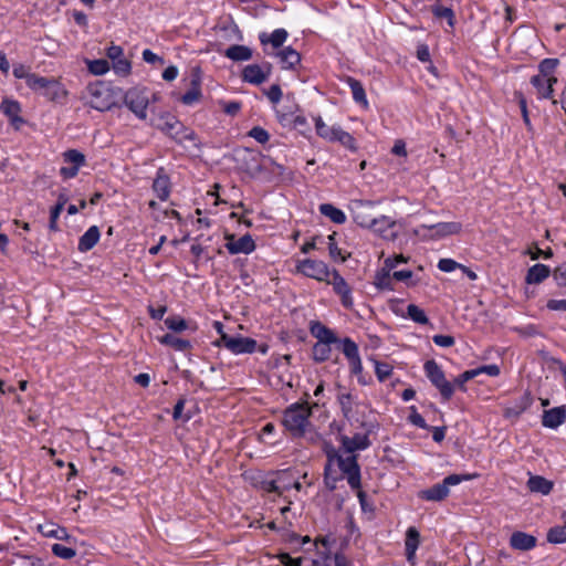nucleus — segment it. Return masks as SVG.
Instances as JSON below:
<instances>
[{
    "instance_id": "obj_1",
    "label": "nucleus",
    "mask_w": 566,
    "mask_h": 566,
    "mask_svg": "<svg viewBox=\"0 0 566 566\" xmlns=\"http://www.w3.org/2000/svg\"><path fill=\"white\" fill-rule=\"evenodd\" d=\"M311 416L312 409L307 401L295 402L283 411L281 423L292 438H303L307 433H313Z\"/></svg>"
},
{
    "instance_id": "obj_2",
    "label": "nucleus",
    "mask_w": 566,
    "mask_h": 566,
    "mask_svg": "<svg viewBox=\"0 0 566 566\" xmlns=\"http://www.w3.org/2000/svg\"><path fill=\"white\" fill-rule=\"evenodd\" d=\"M87 104L99 112H106L122 99V90L98 81L87 86Z\"/></svg>"
},
{
    "instance_id": "obj_3",
    "label": "nucleus",
    "mask_w": 566,
    "mask_h": 566,
    "mask_svg": "<svg viewBox=\"0 0 566 566\" xmlns=\"http://www.w3.org/2000/svg\"><path fill=\"white\" fill-rule=\"evenodd\" d=\"M155 127L178 144H182L186 140H193L196 137L192 129L187 128L176 116L169 113L159 115Z\"/></svg>"
},
{
    "instance_id": "obj_4",
    "label": "nucleus",
    "mask_w": 566,
    "mask_h": 566,
    "mask_svg": "<svg viewBox=\"0 0 566 566\" xmlns=\"http://www.w3.org/2000/svg\"><path fill=\"white\" fill-rule=\"evenodd\" d=\"M478 474H450L443 479L441 483H437L429 489L421 490L418 496L426 501L440 502L449 495L450 486L458 485L463 481L476 478Z\"/></svg>"
},
{
    "instance_id": "obj_5",
    "label": "nucleus",
    "mask_w": 566,
    "mask_h": 566,
    "mask_svg": "<svg viewBox=\"0 0 566 566\" xmlns=\"http://www.w3.org/2000/svg\"><path fill=\"white\" fill-rule=\"evenodd\" d=\"M424 371L432 385L440 391L443 400H450L454 394V387L452 382L446 379L444 373L441 367L434 360H428L424 363Z\"/></svg>"
},
{
    "instance_id": "obj_6",
    "label": "nucleus",
    "mask_w": 566,
    "mask_h": 566,
    "mask_svg": "<svg viewBox=\"0 0 566 566\" xmlns=\"http://www.w3.org/2000/svg\"><path fill=\"white\" fill-rule=\"evenodd\" d=\"M125 105L140 119L147 117V107L149 96L146 88L133 87L126 93H122Z\"/></svg>"
},
{
    "instance_id": "obj_7",
    "label": "nucleus",
    "mask_w": 566,
    "mask_h": 566,
    "mask_svg": "<svg viewBox=\"0 0 566 566\" xmlns=\"http://www.w3.org/2000/svg\"><path fill=\"white\" fill-rule=\"evenodd\" d=\"M28 86L34 91L43 94L50 101H55L60 96H64L66 92L62 88L60 82L53 77H44L33 74L30 76Z\"/></svg>"
},
{
    "instance_id": "obj_8",
    "label": "nucleus",
    "mask_w": 566,
    "mask_h": 566,
    "mask_svg": "<svg viewBox=\"0 0 566 566\" xmlns=\"http://www.w3.org/2000/svg\"><path fill=\"white\" fill-rule=\"evenodd\" d=\"M337 464L346 476L347 482L352 489H359L360 483V468L357 462V455L349 453L346 458L335 454Z\"/></svg>"
},
{
    "instance_id": "obj_9",
    "label": "nucleus",
    "mask_w": 566,
    "mask_h": 566,
    "mask_svg": "<svg viewBox=\"0 0 566 566\" xmlns=\"http://www.w3.org/2000/svg\"><path fill=\"white\" fill-rule=\"evenodd\" d=\"M350 213L355 223L364 228H370L375 222L374 202L367 200H354L350 205Z\"/></svg>"
},
{
    "instance_id": "obj_10",
    "label": "nucleus",
    "mask_w": 566,
    "mask_h": 566,
    "mask_svg": "<svg viewBox=\"0 0 566 566\" xmlns=\"http://www.w3.org/2000/svg\"><path fill=\"white\" fill-rule=\"evenodd\" d=\"M296 270L305 276L319 282H327L332 275V271L328 270L323 261L312 259L300 261L296 265Z\"/></svg>"
},
{
    "instance_id": "obj_11",
    "label": "nucleus",
    "mask_w": 566,
    "mask_h": 566,
    "mask_svg": "<svg viewBox=\"0 0 566 566\" xmlns=\"http://www.w3.org/2000/svg\"><path fill=\"white\" fill-rule=\"evenodd\" d=\"M220 342L233 354H252L256 348V340L250 337L222 334Z\"/></svg>"
},
{
    "instance_id": "obj_12",
    "label": "nucleus",
    "mask_w": 566,
    "mask_h": 566,
    "mask_svg": "<svg viewBox=\"0 0 566 566\" xmlns=\"http://www.w3.org/2000/svg\"><path fill=\"white\" fill-rule=\"evenodd\" d=\"M333 286L334 292L339 296L342 305L352 310L354 305V300L352 296V287L345 281V279L339 274L337 270L332 271V275L326 282Z\"/></svg>"
},
{
    "instance_id": "obj_13",
    "label": "nucleus",
    "mask_w": 566,
    "mask_h": 566,
    "mask_svg": "<svg viewBox=\"0 0 566 566\" xmlns=\"http://www.w3.org/2000/svg\"><path fill=\"white\" fill-rule=\"evenodd\" d=\"M481 374H486L491 377H496L500 375V367L497 365L492 364L465 370L454 379L452 385L453 387L457 386L460 390L465 391V382L478 377Z\"/></svg>"
},
{
    "instance_id": "obj_14",
    "label": "nucleus",
    "mask_w": 566,
    "mask_h": 566,
    "mask_svg": "<svg viewBox=\"0 0 566 566\" xmlns=\"http://www.w3.org/2000/svg\"><path fill=\"white\" fill-rule=\"evenodd\" d=\"M271 64L266 63L263 66L259 64L247 65L242 71V80L244 82L260 85L268 80L271 74Z\"/></svg>"
},
{
    "instance_id": "obj_15",
    "label": "nucleus",
    "mask_w": 566,
    "mask_h": 566,
    "mask_svg": "<svg viewBox=\"0 0 566 566\" xmlns=\"http://www.w3.org/2000/svg\"><path fill=\"white\" fill-rule=\"evenodd\" d=\"M227 243L226 248L231 254H239V253H251L255 249L254 240L250 234H244L239 239H235L233 234H227L226 235Z\"/></svg>"
},
{
    "instance_id": "obj_16",
    "label": "nucleus",
    "mask_w": 566,
    "mask_h": 566,
    "mask_svg": "<svg viewBox=\"0 0 566 566\" xmlns=\"http://www.w3.org/2000/svg\"><path fill=\"white\" fill-rule=\"evenodd\" d=\"M376 233L386 240H395L398 235L397 223L386 216L375 218V222L370 226Z\"/></svg>"
},
{
    "instance_id": "obj_17",
    "label": "nucleus",
    "mask_w": 566,
    "mask_h": 566,
    "mask_svg": "<svg viewBox=\"0 0 566 566\" xmlns=\"http://www.w3.org/2000/svg\"><path fill=\"white\" fill-rule=\"evenodd\" d=\"M421 228L433 231L429 238L437 240L447 235L458 234L462 230V224L460 222H439L434 224H423Z\"/></svg>"
},
{
    "instance_id": "obj_18",
    "label": "nucleus",
    "mask_w": 566,
    "mask_h": 566,
    "mask_svg": "<svg viewBox=\"0 0 566 566\" xmlns=\"http://www.w3.org/2000/svg\"><path fill=\"white\" fill-rule=\"evenodd\" d=\"M0 111L9 118L14 129L19 130L24 124V119L20 116L21 107L17 101L3 99L0 104Z\"/></svg>"
},
{
    "instance_id": "obj_19",
    "label": "nucleus",
    "mask_w": 566,
    "mask_h": 566,
    "mask_svg": "<svg viewBox=\"0 0 566 566\" xmlns=\"http://www.w3.org/2000/svg\"><path fill=\"white\" fill-rule=\"evenodd\" d=\"M566 420V406L554 407L544 410L542 416V424L545 428L556 429Z\"/></svg>"
},
{
    "instance_id": "obj_20",
    "label": "nucleus",
    "mask_w": 566,
    "mask_h": 566,
    "mask_svg": "<svg viewBox=\"0 0 566 566\" xmlns=\"http://www.w3.org/2000/svg\"><path fill=\"white\" fill-rule=\"evenodd\" d=\"M191 88L188 90L182 96L181 102L185 105H191L196 102H198L201 98V76H200V69L193 67L192 74H191Z\"/></svg>"
},
{
    "instance_id": "obj_21",
    "label": "nucleus",
    "mask_w": 566,
    "mask_h": 566,
    "mask_svg": "<svg viewBox=\"0 0 566 566\" xmlns=\"http://www.w3.org/2000/svg\"><path fill=\"white\" fill-rule=\"evenodd\" d=\"M342 447L347 453L356 450H365L370 446V440L366 433H355L352 438L343 436L340 438Z\"/></svg>"
},
{
    "instance_id": "obj_22",
    "label": "nucleus",
    "mask_w": 566,
    "mask_h": 566,
    "mask_svg": "<svg viewBox=\"0 0 566 566\" xmlns=\"http://www.w3.org/2000/svg\"><path fill=\"white\" fill-rule=\"evenodd\" d=\"M536 543L535 536L522 531L513 532L510 537V545L516 551H531L536 546Z\"/></svg>"
},
{
    "instance_id": "obj_23",
    "label": "nucleus",
    "mask_w": 566,
    "mask_h": 566,
    "mask_svg": "<svg viewBox=\"0 0 566 566\" xmlns=\"http://www.w3.org/2000/svg\"><path fill=\"white\" fill-rule=\"evenodd\" d=\"M153 190L161 201H165L169 198L170 179L163 167L157 170L156 178L153 182Z\"/></svg>"
},
{
    "instance_id": "obj_24",
    "label": "nucleus",
    "mask_w": 566,
    "mask_h": 566,
    "mask_svg": "<svg viewBox=\"0 0 566 566\" xmlns=\"http://www.w3.org/2000/svg\"><path fill=\"white\" fill-rule=\"evenodd\" d=\"M310 332L318 339L317 343L335 344L338 342L335 333L318 321H312L310 323Z\"/></svg>"
},
{
    "instance_id": "obj_25",
    "label": "nucleus",
    "mask_w": 566,
    "mask_h": 566,
    "mask_svg": "<svg viewBox=\"0 0 566 566\" xmlns=\"http://www.w3.org/2000/svg\"><path fill=\"white\" fill-rule=\"evenodd\" d=\"M532 405V397L525 392L513 406L504 409L503 416L506 419H517Z\"/></svg>"
},
{
    "instance_id": "obj_26",
    "label": "nucleus",
    "mask_w": 566,
    "mask_h": 566,
    "mask_svg": "<svg viewBox=\"0 0 566 566\" xmlns=\"http://www.w3.org/2000/svg\"><path fill=\"white\" fill-rule=\"evenodd\" d=\"M420 544V533L413 526H410L406 532L405 539V549L406 557L408 562H412L415 559L416 551L418 549Z\"/></svg>"
},
{
    "instance_id": "obj_27",
    "label": "nucleus",
    "mask_w": 566,
    "mask_h": 566,
    "mask_svg": "<svg viewBox=\"0 0 566 566\" xmlns=\"http://www.w3.org/2000/svg\"><path fill=\"white\" fill-rule=\"evenodd\" d=\"M280 59L282 69L294 70L301 63V54L292 46H286L276 53Z\"/></svg>"
},
{
    "instance_id": "obj_28",
    "label": "nucleus",
    "mask_w": 566,
    "mask_h": 566,
    "mask_svg": "<svg viewBox=\"0 0 566 566\" xmlns=\"http://www.w3.org/2000/svg\"><path fill=\"white\" fill-rule=\"evenodd\" d=\"M101 232L97 226H92L80 238L78 250L81 252H87L93 249L98 242Z\"/></svg>"
},
{
    "instance_id": "obj_29",
    "label": "nucleus",
    "mask_w": 566,
    "mask_h": 566,
    "mask_svg": "<svg viewBox=\"0 0 566 566\" xmlns=\"http://www.w3.org/2000/svg\"><path fill=\"white\" fill-rule=\"evenodd\" d=\"M549 273L547 265L537 263L528 269L525 281L527 284H539L548 277Z\"/></svg>"
},
{
    "instance_id": "obj_30",
    "label": "nucleus",
    "mask_w": 566,
    "mask_h": 566,
    "mask_svg": "<svg viewBox=\"0 0 566 566\" xmlns=\"http://www.w3.org/2000/svg\"><path fill=\"white\" fill-rule=\"evenodd\" d=\"M252 55V50L249 46L240 44L230 45L224 51V56L235 62L249 61Z\"/></svg>"
},
{
    "instance_id": "obj_31",
    "label": "nucleus",
    "mask_w": 566,
    "mask_h": 566,
    "mask_svg": "<svg viewBox=\"0 0 566 566\" xmlns=\"http://www.w3.org/2000/svg\"><path fill=\"white\" fill-rule=\"evenodd\" d=\"M287 31L285 29H276L271 34H268L265 32L261 33L259 35L260 42L265 44H272L273 48L277 49L283 45V43L287 39Z\"/></svg>"
},
{
    "instance_id": "obj_32",
    "label": "nucleus",
    "mask_w": 566,
    "mask_h": 566,
    "mask_svg": "<svg viewBox=\"0 0 566 566\" xmlns=\"http://www.w3.org/2000/svg\"><path fill=\"white\" fill-rule=\"evenodd\" d=\"M527 488L531 492L547 495L553 490V482L541 475H532L527 481Z\"/></svg>"
},
{
    "instance_id": "obj_33",
    "label": "nucleus",
    "mask_w": 566,
    "mask_h": 566,
    "mask_svg": "<svg viewBox=\"0 0 566 566\" xmlns=\"http://www.w3.org/2000/svg\"><path fill=\"white\" fill-rule=\"evenodd\" d=\"M531 84L536 88L539 98H552L554 88L547 83V78L543 75H533Z\"/></svg>"
},
{
    "instance_id": "obj_34",
    "label": "nucleus",
    "mask_w": 566,
    "mask_h": 566,
    "mask_svg": "<svg viewBox=\"0 0 566 566\" xmlns=\"http://www.w3.org/2000/svg\"><path fill=\"white\" fill-rule=\"evenodd\" d=\"M347 84L352 90L354 101L363 105L364 108H368V101L363 84L354 77H348Z\"/></svg>"
},
{
    "instance_id": "obj_35",
    "label": "nucleus",
    "mask_w": 566,
    "mask_h": 566,
    "mask_svg": "<svg viewBox=\"0 0 566 566\" xmlns=\"http://www.w3.org/2000/svg\"><path fill=\"white\" fill-rule=\"evenodd\" d=\"M159 342L164 345L172 347L175 350L178 352H187L191 348V344L189 340L179 338L174 334H165L163 337L159 338Z\"/></svg>"
},
{
    "instance_id": "obj_36",
    "label": "nucleus",
    "mask_w": 566,
    "mask_h": 566,
    "mask_svg": "<svg viewBox=\"0 0 566 566\" xmlns=\"http://www.w3.org/2000/svg\"><path fill=\"white\" fill-rule=\"evenodd\" d=\"M319 212L337 224H343L346 221L345 213L331 203H322L319 206Z\"/></svg>"
},
{
    "instance_id": "obj_37",
    "label": "nucleus",
    "mask_w": 566,
    "mask_h": 566,
    "mask_svg": "<svg viewBox=\"0 0 566 566\" xmlns=\"http://www.w3.org/2000/svg\"><path fill=\"white\" fill-rule=\"evenodd\" d=\"M390 272H391V270H388L384 265V268L376 273L374 284L376 285L377 289L388 290V291L394 290L392 282H391L394 279H392V274H390Z\"/></svg>"
},
{
    "instance_id": "obj_38",
    "label": "nucleus",
    "mask_w": 566,
    "mask_h": 566,
    "mask_svg": "<svg viewBox=\"0 0 566 566\" xmlns=\"http://www.w3.org/2000/svg\"><path fill=\"white\" fill-rule=\"evenodd\" d=\"M331 142H338L353 151L357 149L355 138L340 127L335 128V133Z\"/></svg>"
},
{
    "instance_id": "obj_39",
    "label": "nucleus",
    "mask_w": 566,
    "mask_h": 566,
    "mask_svg": "<svg viewBox=\"0 0 566 566\" xmlns=\"http://www.w3.org/2000/svg\"><path fill=\"white\" fill-rule=\"evenodd\" d=\"M331 345L332 344L316 343L312 350L313 359L317 363L327 360L332 353Z\"/></svg>"
},
{
    "instance_id": "obj_40",
    "label": "nucleus",
    "mask_w": 566,
    "mask_h": 566,
    "mask_svg": "<svg viewBox=\"0 0 566 566\" xmlns=\"http://www.w3.org/2000/svg\"><path fill=\"white\" fill-rule=\"evenodd\" d=\"M277 114V118L280 120V123L285 126V125H292L294 128H300V127H303L306 125V118L302 115H296V116H289L287 114L285 113H281L280 111L276 112Z\"/></svg>"
},
{
    "instance_id": "obj_41",
    "label": "nucleus",
    "mask_w": 566,
    "mask_h": 566,
    "mask_svg": "<svg viewBox=\"0 0 566 566\" xmlns=\"http://www.w3.org/2000/svg\"><path fill=\"white\" fill-rule=\"evenodd\" d=\"M547 541L553 544L566 543V525L552 527L547 533Z\"/></svg>"
},
{
    "instance_id": "obj_42",
    "label": "nucleus",
    "mask_w": 566,
    "mask_h": 566,
    "mask_svg": "<svg viewBox=\"0 0 566 566\" xmlns=\"http://www.w3.org/2000/svg\"><path fill=\"white\" fill-rule=\"evenodd\" d=\"M407 314L416 323L427 324L429 322L424 311L416 304H409L407 306Z\"/></svg>"
},
{
    "instance_id": "obj_43",
    "label": "nucleus",
    "mask_w": 566,
    "mask_h": 566,
    "mask_svg": "<svg viewBox=\"0 0 566 566\" xmlns=\"http://www.w3.org/2000/svg\"><path fill=\"white\" fill-rule=\"evenodd\" d=\"M63 159L65 163L72 164L73 166L80 168L85 164V156L81 151L76 149H69L63 154Z\"/></svg>"
},
{
    "instance_id": "obj_44",
    "label": "nucleus",
    "mask_w": 566,
    "mask_h": 566,
    "mask_svg": "<svg viewBox=\"0 0 566 566\" xmlns=\"http://www.w3.org/2000/svg\"><path fill=\"white\" fill-rule=\"evenodd\" d=\"M315 128H316V133L319 137L331 142L332 140V137L334 136V133H335V126L334 127H329L327 126L323 119L318 116L315 118Z\"/></svg>"
},
{
    "instance_id": "obj_45",
    "label": "nucleus",
    "mask_w": 566,
    "mask_h": 566,
    "mask_svg": "<svg viewBox=\"0 0 566 566\" xmlns=\"http://www.w3.org/2000/svg\"><path fill=\"white\" fill-rule=\"evenodd\" d=\"M375 374L380 382L387 380L392 374V366L388 363L375 360Z\"/></svg>"
},
{
    "instance_id": "obj_46",
    "label": "nucleus",
    "mask_w": 566,
    "mask_h": 566,
    "mask_svg": "<svg viewBox=\"0 0 566 566\" xmlns=\"http://www.w3.org/2000/svg\"><path fill=\"white\" fill-rule=\"evenodd\" d=\"M165 325L170 331H174L177 333L182 332V331L187 329V327H188L186 319H184L180 316H176V315L167 317L165 319Z\"/></svg>"
},
{
    "instance_id": "obj_47",
    "label": "nucleus",
    "mask_w": 566,
    "mask_h": 566,
    "mask_svg": "<svg viewBox=\"0 0 566 566\" xmlns=\"http://www.w3.org/2000/svg\"><path fill=\"white\" fill-rule=\"evenodd\" d=\"M342 344H343V348H342L343 354L346 356V358L348 360L359 356L358 346L354 340L346 337L342 340Z\"/></svg>"
},
{
    "instance_id": "obj_48",
    "label": "nucleus",
    "mask_w": 566,
    "mask_h": 566,
    "mask_svg": "<svg viewBox=\"0 0 566 566\" xmlns=\"http://www.w3.org/2000/svg\"><path fill=\"white\" fill-rule=\"evenodd\" d=\"M39 528L42 532V534L48 537H54L60 541H70L71 539V536L67 533L65 527H56V528L45 531L44 527L40 525Z\"/></svg>"
},
{
    "instance_id": "obj_49",
    "label": "nucleus",
    "mask_w": 566,
    "mask_h": 566,
    "mask_svg": "<svg viewBox=\"0 0 566 566\" xmlns=\"http://www.w3.org/2000/svg\"><path fill=\"white\" fill-rule=\"evenodd\" d=\"M559 61L557 59H545L543 60L539 65L538 70L539 73L537 75H543L545 77L552 75L557 67Z\"/></svg>"
},
{
    "instance_id": "obj_50",
    "label": "nucleus",
    "mask_w": 566,
    "mask_h": 566,
    "mask_svg": "<svg viewBox=\"0 0 566 566\" xmlns=\"http://www.w3.org/2000/svg\"><path fill=\"white\" fill-rule=\"evenodd\" d=\"M514 97L518 103L525 125L527 126L528 129H531V120H530V116H528L527 102H526L525 96L523 95L522 92L516 91V92H514Z\"/></svg>"
},
{
    "instance_id": "obj_51",
    "label": "nucleus",
    "mask_w": 566,
    "mask_h": 566,
    "mask_svg": "<svg viewBox=\"0 0 566 566\" xmlns=\"http://www.w3.org/2000/svg\"><path fill=\"white\" fill-rule=\"evenodd\" d=\"M88 70L94 75H103L109 70V64L104 59L94 60L88 63Z\"/></svg>"
},
{
    "instance_id": "obj_52",
    "label": "nucleus",
    "mask_w": 566,
    "mask_h": 566,
    "mask_svg": "<svg viewBox=\"0 0 566 566\" xmlns=\"http://www.w3.org/2000/svg\"><path fill=\"white\" fill-rule=\"evenodd\" d=\"M52 553L60 557V558H63V559H71L73 558L75 555H76V551L71 548V547H66V546H63L61 544H53L52 545Z\"/></svg>"
},
{
    "instance_id": "obj_53",
    "label": "nucleus",
    "mask_w": 566,
    "mask_h": 566,
    "mask_svg": "<svg viewBox=\"0 0 566 566\" xmlns=\"http://www.w3.org/2000/svg\"><path fill=\"white\" fill-rule=\"evenodd\" d=\"M356 490H357V497L359 500L361 511L364 513H369L370 515H373L375 512V506H374L373 502H370L368 500V495L360 488L356 489Z\"/></svg>"
},
{
    "instance_id": "obj_54",
    "label": "nucleus",
    "mask_w": 566,
    "mask_h": 566,
    "mask_svg": "<svg viewBox=\"0 0 566 566\" xmlns=\"http://www.w3.org/2000/svg\"><path fill=\"white\" fill-rule=\"evenodd\" d=\"M338 402L344 416H349L353 411V396L349 392L340 394L338 395Z\"/></svg>"
},
{
    "instance_id": "obj_55",
    "label": "nucleus",
    "mask_w": 566,
    "mask_h": 566,
    "mask_svg": "<svg viewBox=\"0 0 566 566\" xmlns=\"http://www.w3.org/2000/svg\"><path fill=\"white\" fill-rule=\"evenodd\" d=\"M335 235L336 233L334 232L327 237L329 255L333 260H340L344 262L346 259L342 255L340 249L337 247Z\"/></svg>"
},
{
    "instance_id": "obj_56",
    "label": "nucleus",
    "mask_w": 566,
    "mask_h": 566,
    "mask_svg": "<svg viewBox=\"0 0 566 566\" xmlns=\"http://www.w3.org/2000/svg\"><path fill=\"white\" fill-rule=\"evenodd\" d=\"M413 276L412 271L410 270H399L392 272V279L400 282H406L408 286H415L417 284L416 281H411Z\"/></svg>"
},
{
    "instance_id": "obj_57",
    "label": "nucleus",
    "mask_w": 566,
    "mask_h": 566,
    "mask_svg": "<svg viewBox=\"0 0 566 566\" xmlns=\"http://www.w3.org/2000/svg\"><path fill=\"white\" fill-rule=\"evenodd\" d=\"M113 69L117 74L128 75L130 73L132 65L127 59L122 57L113 61Z\"/></svg>"
},
{
    "instance_id": "obj_58",
    "label": "nucleus",
    "mask_w": 566,
    "mask_h": 566,
    "mask_svg": "<svg viewBox=\"0 0 566 566\" xmlns=\"http://www.w3.org/2000/svg\"><path fill=\"white\" fill-rule=\"evenodd\" d=\"M249 136L254 138L258 143L260 144H265L269 142L270 139V135L269 133L260 127V126H255L253 127L250 132H249Z\"/></svg>"
},
{
    "instance_id": "obj_59",
    "label": "nucleus",
    "mask_w": 566,
    "mask_h": 566,
    "mask_svg": "<svg viewBox=\"0 0 566 566\" xmlns=\"http://www.w3.org/2000/svg\"><path fill=\"white\" fill-rule=\"evenodd\" d=\"M12 73L15 78H24L27 85L29 84L30 76H33V74H34V73H30L29 67H27L25 65H23L21 63H18L13 66Z\"/></svg>"
},
{
    "instance_id": "obj_60",
    "label": "nucleus",
    "mask_w": 566,
    "mask_h": 566,
    "mask_svg": "<svg viewBox=\"0 0 566 566\" xmlns=\"http://www.w3.org/2000/svg\"><path fill=\"white\" fill-rule=\"evenodd\" d=\"M432 12L437 18H447L449 20V24L453 25L454 14L452 9L448 7H436L433 8Z\"/></svg>"
},
{
    "instance_id": "obj_61",
    "label": "nucleus",
    "mask_w": 566,
    "mask_h": 566,
    "mask_svg": "<svg viewBox=\"0 0 566 566\" xmlns=\"http://www.w3.org/2000/svg\"><path fill=\"white\" fill-rule=\"evenodd\" d=\"M553 276L559 286H566V262L554 270Z\"/></svg>"
},
{
    "instance_id": "obj_62",
    "label": "nucleus",
    "mask_w": 566,
    "mask_h": 566,
    "mask_svg": "<svg viewBox=\"0 0 566 566\" xmlns=\"http://www.w3.org/2000/svg\"><path fill=\"white\" fill-rule=\"evenodd\" d=\"M432 340L436 345L440 347H451L454 345L455 340L454 337L451 335H434L432 337Z\"/></svg>"
},
{
    "instance_id": "obj_63",
    "label": "nucleus",
    "mask_w": 566,
    "mask_h": 566,
    "mask_svg": "<svg viewBox=\"0 0 566 566\" xmlns=\"http://www.w3.org/2000/svg\"><path fill=\"white\" fill-rule=\"evenodd\" d=\"M410 409H411V413L409 416V421L416 427H419L422 429H428L429 427L427 426L423 417L417 412L416 407L412 406Z\"/></svg>"
},
{
    "instance_id": "obj_64",
    "label": "nucleus",
    "mask_w": 566,
    "mask_h": 566,
    "mask_svg": "<svg viewBox=\"0 0 566 566\" xmlns=\"http://www.w3.org/2000/svg\"><path fill=\"white\" fill-rule=\"evenodd\" d=\"M277 558L284 566H301V558H292L287 553L279 554Z\"/></svg>"
}]
</instances>
